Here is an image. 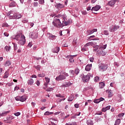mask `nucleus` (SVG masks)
<instances>
[{
    "label": "nucleus",
    "mask_w": 125,
    "mask_h": 125,
    "mask_svg": "<svg viewBox=\"0 0 125 125\" xmlns=\"http://www.w3.org/2000/svg\"><path fill=\"white\" fill-rule=\"evenodd\" d=\"M93 51H97V54L100 55L101 56H105L107 54V52H105L104 49H106L107 47V44L104 45H94L93 46Z\"/></svg>",
    "instance_id": "1"
},
{
    "label": "nucleus",
    "mask_w": 125,
    "mask_h": 125,
    "mask_svg": "<svg viewBox=\"0 0 125 125\" xmlns=\"http://www.w3.org/2000/svg\"><path fill=\"white\" fill-rule=\"evenodd\" d=\"M14 39L16 40V41H19L18 43L20 45H24V44L26 43V38L25 36L22 33L16 35Z\"/></svg>",
    "instance_id": "2"
},
{
    "label": "nucleus",
    "mask_w": 125,
    "mask_h": 125,
    "mask_svg": "<svg viewBox=\"0 0 125 125\" xmlns=\"http://www.w3.org/2000/svg\"><path fill=\"white\" fill-rule=\"evenodd\" d=\"M53 24L55 27L61 28V27H62V20L55 17L54 20L53 21Z\"/></svg>",
    "instance_id": "3"
},
{
    "label": "nucleus",
    "mask_w": 125,
    "mask_h": 125,
    "mask_svg": "<svg viewBox=\"0 0 125 125\" xmlns=\"http://www.w3.org/2000/svg\"><path fill=\"white\" fill-rule=\"evenodd\" d=\"M9 13L10 17H12L13 19H20V18H22V16L20 14H14L13 16L11 15V13H12V11H11Z\"/></svg>",
    "instance_id": "4"
},
{
    "label": "nucleus",
    "mask_w": 125,
    "mask_h": 125,
    "mask_svg": "<svg viewBox=\"0 0 125 125\" xmlns=\"http://www.w3.org/2000/svg\"><path fill=\"white\" fill-rule=\"evenodd\" d=\"M91 77V74L88 73L87 75L83 76L82 78V81L83 83H87Z\"/></svg>",
    "instance_id": "5"
},
{
    "label": "nucleus",
    "mask_w": 125,
    "mask_h": 125,
    "mask_svg": "<svg viewBox=\"0 0 125 125\" xmlns=\"http://www.w3.org/2000/svg\"><path fill=\"white\" fill-rule=\"evenodd\" d=\"M107 64H105L104 63H101L99 64V68L102 71V72H104V71H106L107 70L108 66H107Z\"/></svg>",
    "instance_id": "6"
},
{
    "label": "nucleus",
    "mask_w": 125,
    "mask_h": 125,
    "mask_svg": "<svg viewBox=\"0 0 125 125\" xmlns=\"http://www.w3.org/2000/svg\"><path fill=\"white\" fill-rule=\"evenodd\" d=\"M62 27H64V26H67L70 24V20L67 21V20H65V19H62Z\"/></svg>",
    "instance_id": "7"
},
{
    "label": "nucleus",
    "mask_w": 125,
    "mask_h": 125,
    "mask_svg": "<svg viewBox=\"0 0 125 125\" xmlns=\"http://www.w3.org/2000/svg\"><path fill=\"white\" fill-rule=\"evenodd\" d=\"M116 2H118V0H111L107 3V5H109V6H111V7H114Z\"/></svg>",
    "instance_id": "8"
},
{
    "label": "nucleus",
    "mask_w": 125,
    "mask_h": 125,
    "mask_svg": "<svg viewBox=\"0 0 125 125\" xmlns=\"http://www.w3.org/2000/svg\"><path fill=\"white\" fill-rule=\"evenodd\" d=\"M119 29V26L117 25H112L109 27L110 32H115V31H117Z\"/></svg>",
    "instance_id": "9"
},
{
    "label": "nucleus",
    "mask_w": 125,
    "mask_h": 125,
    "mask_svg": "<svg viewBox=\"0 0 125 125\" xmlns=\"http://www.w3.org/2000/svg\"><path fill=\"white\" fill-rule=\"evenodd\" d=\"M66 79V77L64 76L63 74H62L59 76L57 77L56 78V81H63V80H65Z\"/></svg>",
    "instance_id": "10"
},
{
    "label": "nucleus",
    "mask_w": 125,
    "mask_h": 125,
    "mask_svg": "<svg viewBox=\"0 0 125 125\" xmlns=\"http://www.w3.org/2000/svg\"><path fill=\"white\" fill-rule=\"evenodd\" d=\"M100 8H101V6L99 5H96L95 6L93 7L92 8V9H91V11H93V10L94 11H98V10H99V9H100Z\"/></svg>",
    "instance_id": "11"
},
{
    "label": "nucleus",
    "mask_w": 125,
    "mask_h": 125,
    "mask_svg": "<svg viewBox=\"0 0 125 125\" xmlns=\"http://www.w3.org/2000/svg\"><path fill=\"white\" fill-rule=\"evenodd\" d=\"M68 57L69 58V61L71 63H73L75 62V60L74 59V57H77V55H70L68 56Z\"/></svg>",
    "instance_id": "12"
},
{
    "label": "nucleus",
    "mask_w": 125,
    "mask_h": 125,
    "mask_svg": "<svg viewBox=\"0 0 125 125\" xmlns=\"http://www.w3.org/2000/svg\"><path fill=\"white\" fill-rule=\"evenodd\" d=\"M55 7H56L57 9H61V8H63L64 7V5L61 3L57 4V5H55Z\"/></svg>",
    "instance_id": "13"
},
{
    "label": "nucleus",
    "mask_w": 125,
    "mask_h": 125,
    "mask_svg": "<svg viewBox=\"0 0 125 125\" xmlns=\"http://www.w3.org/2000/svg\"><path fill=\"white\" fill-rule=\"evenodd\" d=\"M28 85H33L34 84V80L32 78L29 79L27 81Z\"/></svg>",
    "instance_id": "14"
},
{
    "label": "nucleus",
    "mask_w": 125,
    "mask_h": 125,
    "mask_svg": "<svg viewBox=\"0 0 125 125\" xmlns=\"http://www.w3.org/2000/svg\"><path fill=\"white\" fill-rule=\"evenodd\" d=\"M48 38L50 40H56L57 36L51 34H49Z\"/></svg>",
    "instance_id": "15"
},
{
    "label": "nucleus",
    "mask_w": 125,
    "mask_h": 125,
    "mask_svg": "<svg viewBox=\"0 0 125 125\" xmlns=\"http://www.w3.org/2000/svg\"><path fill=\"white\" fill-rule=\"evenodd\" d=\"M92 67V64H87L85 68V71H90Z\"/></svg>",
    "instance_id": "16"
},
{
    "label": "nucleus",
    "mask_w": 125,
    "mask_h": 125,
    "mask_svg": "<svg viewBox=\"0 0 125 125\" xmlns=\"http://www.w3.org/2000/svg\"><path fill=\"white\" fill-rule=\"evenodd\" d=\"M60 50V48L59 47H56L55 48L53 49L52 51L54 53H58Z\"/></svg>",
    "instance_id": "17"
},
{
    "label": "nucleus",
    "mask_w": 125,
    "mask_h": 125,
    "mask_svg": "<svg viewBox=\"0 0 125 125\" xmlns=\"http://www.w3.org/2000/svg\"><path fill=\"white\" fill-rule=\"evenodd\" d=\"M104 100V98H101L99 99L95 100L94 101V103L98 104L100 103V102H101V101H103Z\"/></svg>",
    "instance_id": "18"
},
{
    "label": "nucleus",
    "mask_w": 125,
    "mask_h": 125,
    "mask_svg": "<svg viewBox=\"0 0 125 125\" xmlns=\"http://www.w3.org/2000/svg\"><path fill=\"white\" fill-rule=\"evenodd\" d=\"M111 107V106L110 105H108L107 106L105 107H104L102 108V112H106V111H108V110H110V108Z\"/></svg>",
    "instance_id": "19"
},
{
    "label": "nucleus",
    "mask_w": 125,
    "mask_h": 125,
    "mask_svg": "<svg viewBox=\"0 0 125 125\" xmlns=\"http://www.w3.org/2000/svg\"><path fill=\"white\" fill-rule=\"evenodd\" d=\"M10 111H3L2 113H0V116L1 117H4V116H6Z\"/></svg>",
    "instance_id": "20"
},
{
    "label": "nucleus",
    "mask_w": 125,
    "mask_h": 125,
    "mask_svg": "<svg viewBox=\"0 0 125 125\" xmlns=\"http://www.w3.org/2000/svg\"><path fill=\"white\" fill-rule=\"evenodd\" d=\"M94 32H97V29H94L93 30H89L88 31V34L89 35H91V34H93Z\"/></svg>",
    "instance_id": "21"
},
{
    "label": "nucleus",
    "mask_w": 125,
    "mask_h": 125,
    "mask_svg": "<svg viewBox=\"0 0 125 125\" xmlns=\"http://www.w3.org/2000/svg\"><path fill=\"white\" fill-rule=\"evenodd\" d=\"M77 42H78V39L77 38H75L73 41V44L74 46H76V45H77Z\"/></svg>",
    "instance_id": "22"
},
{
    "label": "nucleus",
    "mask_w": 125,
    "mask_h": 125,
    "mask_svg": "<svg viewBox=\"0 0 125 125\" xmlns=\"http://www.w3.org/2000/svg\"><path fill=\"white\" fill-rule=\"evenodd\" d=\"M27 100V99L26 98L25 96H22L21 97V102H24V101H26Z\"/></svg>",
    "instance_id": "23"
},
{
    "label": "nucleus",
    "mask_w": 125,
    "mask_h": 125,
    "mask_svg": "<svg viewBox=\"0 0 125 125\" xmlns=\"http://www.w3.org/2000/svg\"><path fill=\"white\" fill-rule=\"evenodd\" d=\"M15 6H16V3L15 2L13 1L10 3V7H15Z\"/></svg>",
    "instance_id": "24"
},
{
    "label": "nucleus",
    "mask_w": 125,
    "mask_h": 125,
    "mask_svg": "<svg viewBox=\"0 0 125 125\" xmlns=\"http://www.w3.org/2000/svg\"><path fill=\"white\" fill-rule=\"evenodd\" d=\"M105 86V83L103 82H100L99 83V87L100 88H103Z\"/></svg>",
    "instance_id": "25"
},
{
    "label": "nucleus",
    "mask_w": 125,
    "mask_h": 125,
    "mask_svg": "<svg viewBox=\"0 0 125 125\" xmlns=\"http://www.w3.org/2000/svg\"><path fill=\"white\" fill-rule=\"evenodd\" d=\"M11 65V62L9 61H7L4 64V66H5L6 67H8V66H10Z\"/></svg>",
    "instance_id": "26"
},
{
    "label": "nucleus",
    "mask_w": 125,
    "mask_h": 125,
    "mask_svg": "<svg viewBox=\"0 0 125 125\" xmlns=\"http://www.w3.org/2000/svg\"><path fill=\"white\" fill-rule=\"evenodd\" d=\"M13 119H14V117H13L12 116H10L6 118L7 121H8V122H10V121L13 120Z\"/></svg>",
    "instance_id": "27"
},
{
    "label": "nucleus",
    "mask_w": 125,
    "mask_h": 125,
    "mask_svg": "<svg viewBox=\"0 0 125 125\" xmlns=\"http://www.w3.org/2000/svg\"><path fill=\"white\" fill-rule=\"evenodd\" d=\"M120 124H121V119H117L114 125H120Z\"/></svg>",
    "instance_id": "28"
},
{
    "label": "nucleus",
    "mask_w": 125,
    "mask_h": 125,
    "mask_svg": "<svg viewBox=\"0 0 125 125\" xmlns=\"http://www.w3.org/2000/svg\"><path fill=\"white\" fill-rule=\"evenodd\" d=\"M71 84H72V83H71L68 82V83H66L65 84H63V85H62V86H64V87H68V86H70V85H71Z\"/></svg>",
    "instance_id": "29"
},
{
    "label": "nucleus",
    "mask_w": 125,
    "mask_h": 125,
    "mask_svg": "<svg viewBox=\"0 0 125 125\" xmlns=\"http://www.w3.org/2000/svg\"><path fill=\"white\" fill-rule=\"evenodd\" d=\"M53 114V112H49L48 111H46L44 113V115L45 116H49V115H52Z\"/></svg>",
    "instance_id": "30"
},
{
    "label": "nucleus",
    "mask_w": 125,
    "mask_h": 125,
    "mask_svg": "<svg viewBox=\"0 0 125 125\" xmlns=\"http://www.w3.org/2000/svg\"><path fill=\"white\" fill-rule=\"evenodd\" d=\"M45 76V73H42V74H38V77H41V78H43Z\"/></svg>",
    "instance_id": "31"
},
{
    "label": "nucleus",
    "mask_w": 125,
    "mask_h": 125,
    "mask_svg": "<svg viewBox=\"0 0 125 125\" xmlns=\"http://www.w3.org/2000/svg\"><path fill=\"white\" fill-rule=\"evenodd\" d=\"M8 72L6 71L5 73H4V75L3 76V78H4V79H7V78H8Z\"/></svg>",
    "instance_id": "32"
},
{
    "label": "nucleus",
    "mask_w": 125,
    "mask_h": 125,
    "mask_svg": "<svg viewBox=\"0 0 125 125\" xmlns=\"http://www.w3.org/2000/svg\"><path fill=\"white\" fill-rule=\"evenodd\" d=\"M4 49H5L6 51L8 52V51H9L10 50V47H9L8 46H6L5 47Z\"/></svg>",
    "instance_id": "33"
},
{
    "label": "nucleus",
    "mask_w": 125,
    "mask_h": 125,
    "mask_svg": "<svg viewBox=\"0 0 125 125\" xmlns=\"http://www.w3.org/2000/svg\"><path fill=\"white\" fill-rule=\"evenodd\" d=\"M99 79H100L99 77L96 76L94 79V82H95L96 83L97 82H99Z\"/></svg>",
    "instance_id": "34"
},
{
    "label": "nucleus",
    "mask_w": 125,
    "mask_h": 125,
    "mask_svg": "<svg viewBox=\"0 0 125 125\" xmlns=\"http://www.w3.org/2000/svg\"><path fill=\"white\" fill-rule=\"evenodd\" d=\"M33 35L34 36L32 37V39H37L38 37L39 36V34H38V33L33 34Z\"/></svg>",
    "instance_id": "35"
},
{
    "label": "nucleus",
    "mask_w": 125,
    "mask_h": 125,
    "mask_svg": "<svg viewBox=\"0 0 125 125\" xmlns=\"http://www.w3.org/2000/svg\"><path fill=\"white\" fill-rule=\"evenodd\" d=\"M68 101L69 102H72L73 100H74V96H70L68 99Z\"/></svg>",
    "instance_id": "36"
},
{
    "label": "nucleus",
    "mask_w": 125,
    "mask_h": 125,
    "mask_svg": "<svg viewBox=\"0 0 125 125\" xmlns=\"http://www.w3.org/2000/svg\"><path fill=\"white\" fill-rule=\"evenodd\" d=\"M79 73H80V69H79L78 68H76V69L75 70V72H74V73H75L76 75H78V74H79Z\"/></svg>",
    "instance_id": "37"
},
{
    "label": "nucleus",
    "mask_w": 125,
    "mask_h": 125,
    "mask_svg": "<svg viewBox=\"0 0 125 125\" xmlns=\"http://www.w3.org/2000/svg\"><path fill=\"white\" fill-rule=\"evenodd\" d=\"M16 101H21V97L20 96H17L15 98Z\"/></svg>",
    "instance_id": "38"
},
{
    "label": "nucleus",
    "mask_w": 125,
    "mask_h": 125,
    "mask_svg": "<svg viewBox=\"0 0 125 125\" xmlns=\"http://www.w3.org/2000/svg\"><path fill=\"white\" fill-rule=\"evenodd\" d=\"M13 45H14V50H17V49L18 48L17 47V44L13 43Z\"/></svg>",
    "instance_id": "39"
},
{
    "label": "nucleus",
    "mask_w": 125,
    "mask_h": 125,
    "mask_svg": "<svg viewBox=\"0 0 125 125\" xmlns=\"http://www.w3.org/2000/svg\"><path fill=\"white\" fill-rule=\"evenodd\" d=\"M69 73L72 76H74V75H75V71L74 70H70Z\"/></svg>",
    "instance_id": "40"
},
{
    "label": "nucleus",
    "mask_w": 125,
    "mask_h": 125,
    "mask_svg": "<svg viewBox=\"0 0 125 125\" xmlns=\"http://www.w3.org/2000/svg\"><path fill=\"white\" fill-rule=\"evenodd\" d=\"M124 116H125V113H121V114H119L118 115V117L119 118H122V117H124Z\"/></svg>",
    "instance_id": "41"
},
{
    "label": "nucleus",
    "mask_w": 125,
    "mask_h": 125,
    "mask_svg": "<svg viewBox=\"0 0 125 125\" xmlns=\"http://www.w3.org/2000/svg\"><path fill=\"white\" fill-rule=\"evenodd\" d=\"M45 80L46 81V83H49V82L50 81V79L48 78H46L45 77Z\"/></svg>",
    "instance_id": "42"
},
{
    "label": "nucleus",
    "mask_w": 125,
    "mask_h": 125,
    "mask_svg": "<svg viewBox=\"0 0 125 125\" xmlns=\"http://www.w3.org/2000/svg\"><path fill=\"white\" fill-rule=\"evenodd\" d=\"M56 96L57 97H61V98H63V97H64L63 96H62V95L60 94H56Z\"/></svg>",
    "instance_id": "43"
},
{
    "label": "nucleus",
    "mask_w": 125,
    "mask_h": 125,
    "mask_svg": "<svg viewBox=\"0 0 125 125\" xmlns=\"http://www.w3.org/2000/svg\"><path fill=\"white\" fill-rule=\"evenodd\" d=\"M65 125H77V123L74 122L72 123L66 124Z\"/></svg>",
    "instance_id": "44"
},
{
    "label": "nucleus",
    "mask_w": 125,
    "mask_h": 125,
    "mask_svg": "<svg viewBox=\"0 0 125 125\" xmlns=\"http://www.w3.org/2000/svg\"><path fill=\"white\" fill-rule=\"evenodd\" d=\"M104 33L106 36H108L109 35V32H108L107 30H104Z\"/></svg>",
    "instance_id": "45"
},
{
    "label": "nucleus",
    "mask_w": 125,
    "mask_h": 125,
    "mask_svg": "<svg viewBox=\"0 0 125 125\" xmlns=\"http://www.w3.org/2000/svg\"><path fill=\"white\" fill-rule=\"evenodd\" d=\"M39 3L40 4H43V3H44V0H40Z\"/></svg>",
    "instance_id": "46"
},
{
    "label": "nucleus",
    "mask_w": 125,
    "mask_h": 125,
    "mask_svg": "<svg viewBox=\"0 0 125 125\" xmlns=\"http://www.w3.org/2000/svg\"><path fill=\"white\" fill-rule=\"evenodd\" d=\"M8 24L6 23H4L2 24V27H8Z\"/></svg>",
    "instance_id": "47"
},
{
    "label": "nucleus",
    "mask_w": 125,
    "mask_h": 125,
    "mask_svg": "<svg viewBox=\"0 0 125 125\" xmlns=\"http://www.w3.org/2000/svg\"><path fill=\"white\" fill-rule=\"evenodd\" d=\"M15 116H16V117H18V116H20L21 113L20 112H16L14 113Z\"/></svg>",
    "instance_id": "48"
},
{
    "label": "nucleus",
    "mask_w": 125,
    "mask_h": 125,
    "mask_svg": "<svg viewBox=\"0 0 125 125\" xmlns=\"http://www.w3.org/2000/svg\"><path fill=\"white\" fill-rule=\"evenodd\" d=\"M89 45H90V42H88L87 43H86L84 46V47H86V46H89Z\"/></svg>",
    "instance_id": "49"
},
{
    "label": "nucleus",
    "mask_w": 125,
    "mask_h": 125,
    "mask_svg": "<svg viewBox=\"0 0 125 125\" xmlns=\"http://www.w3.org/2000/svg\"><path fill=\"white\" fill-rule=\"evenodd\" d=\"M35 68L37 69V70H40L41 69V66L40 65L35 66Z\"/></svg>",
    "instance_id": "50"
},
{
    "label": "nucleus",
    "mask_w": 125,
    "mask_h": 125,
    "mask_svg": "<svg viewBox=\"0 0 125 125\" xmlns=\"http://www.w3.org/2000/svg\"><path fill=\"white\" fill-rule=\"evenodd\" d=\"M36 84L37 85H38V86H39L41 84V83L40 82V81H39V80L37 81Z\"/></svg>",
    "instance_id": "51"
},
{
    "label": "nucleus",
    "mask_w": 125,
    "mask_h": 125,
    "mask_svg": "<svg viewBox=\"0 0 125 125\" xmlns=\"http://www.w3.org/2000/svg\"><path fill=\"white\" fill-rule=\"evenodd\" d=\"M34 6L36 7V6H38V5H39V3H38V2H35L33 3Z\"/></svg>",
    "instance_id": "52"
},
{
    "label": "nucleus",
    "mask_w": 125,
    "mask_h": 125,
    "mask_svg": "<svg viewBox=\"0 0 125 125\" xmlns=\"http://www.w3.org/2000/svg\"><path fill=\"white\" fill-rule=\"evenodd\" d=\"M4 36H5V37H8V36H9V34L7 32H4Z\"/></svg>",
    "instance_id": "53"
},
{
    "label": "nucleus",
    "mask_w": 125,
    "mask_h": 125,
    "mask_svg": "<svg viewBox=\"0 0 125 125\" xmlns=\"http://www.w3.org/2000/svg\"><path fill=\"white\" fill-rule=\"evenodd\" d=\"M62 74L63 75V76H64V77H68V73L66 72L63 73Z\"/></svg>",
    "instance_id": "54"
},
{
    "label": "nucleus",
    "mask_w": 125,
    "mask_h": 125,
    "mask_svg": "<svg viewBox=\"0 0 125 125\" xmlns=\"http://www.w3.org/2000/svg\"><path fill=\"white\" fill-rule=\"evenodd\" d=\"M34 58L35 60H41V59H42L41 58H37L36 57H35Z\"/></svg>",
    "instance_id": "55"
},
{
    "label": "nucleus",
    "mask_w": 125,
    "mask_h": 125,
    "mask_svg": "<svg viewBox=\"0 0 125 125\" xmlns=\"http://www.w3.org/2000/svg\"><path fill=\"white\" fill-rule=\"evenodd\" d=\"M89 60L90 62H93V61H94V59L93 58H90Z\"/></svg>",
    "instance_id": "56"
},
{
    "label": "nucleus",
    "mask_w": 125,
    "mask_h": 125,
    "mask_svg": "<svg viewBox=\"0 0 125 125\" xmlns=\"http://www.w3.org/2000/svg\"><path fill=\"white\" fill-rule=\"evenodd\" d=\"M63 47H68V44L65 43L62 45Z\"/></svg>",
    "instance_id": "57"
},
{
    "label": "nucleus",
    "mask_w": 125,
    "mask_h": 125,
    "mask_svg": "<svg viewBox=\"0 0 125 125\" xmlns=\"http://www.w3.org/2000/svg\"><path fill=\"white\" fill-rule=\"evenodd\" d=\"M82 51H86L87 50V49H85V48H83L81 49Z\"/></svg>",
    "instance_id": "58"
},
{
    "label": "nucleus",
    "mask_w": 125,
    "mask_h": 125,
    "mask_svg": "<svg viewBox=\"0 0 125 125\" xmlns=\"http://www.w3.org/2000/svg\"><path fill=\"white\" fill-rule=\"evenodd\" d=\"M97 0H91V3H95V2H96Z\"/></svg>",
    "instance_id": "59"
},
{
    "label": "nucleus",
    "mask_w": 125,
    "mask_h": 125,
    "mask_svg": "<svg viewBox=\"0 0 125 125\" xmlns=\"http://www.w3.org/2000/svg\"><path fill=\"white\" fill-rule=\"evenodd\" d=\"M47 91H51L52 90V88H48L46 89Z\"/></svg>",
    "instance_id": "60"
},
{
    "label": "nucleus",
    "mask_w": 125,
    "mask_h": 125,
    "mask_svg": "<svg viewBox=\"0 0 125 125\" xmlns=\"http://www.w3.org/2000/svg\"><path fill=\"white\" fill-rule=\"evenodd\" d=\"M33 45L32 44V42H29V43H28V46H29V47H32V46Z\"/></svg>",
    "instance_id": "61"
},
{
    "label": "nucleus",
    "mask_w": 125,
    "mask_h": 125,
    "mask_svg": "<svg viewBox=\"0 0 125 125\" xmlns=\"http://www.w3.org/2000/svg\"><path fill=\"white\" fill-rule=\"evenodd\" d=\"M19 87L16 86V87H15V90H18V89H19Z\"/></svg>",
    "instance_id": "62"
},
{
    "label": "nucleus",
    "mask_w": 125,
    "mask_h": 125,
    "mask_svg": "<svg viewBox=\"0 0 125 125\" xmlns=\"http://www.w3.org/2000/svg\"><path fill=\"white\" fill-rule=\"evenodd\" d=\"M74 106L75 107V108H79V104H76L74 105Z\"/></svg>",
    "instance_id": "63"
},
{
    "label": "nucleus",
    "mask_w": 125,
    "mask_h": 125,
    "mask_svg": "<svg viewBox=\"0 0 125 125\" xmlns=\"http://www.w3.org/2000/svg\"><path fill=\"white\" fill-rule=\"evenodd\" d=\"M31 105H32V106H33V107H35V106H36V103L32 102L31 103Z\"/></svg>",
    "instance_id": "64"
}]
</instances>
